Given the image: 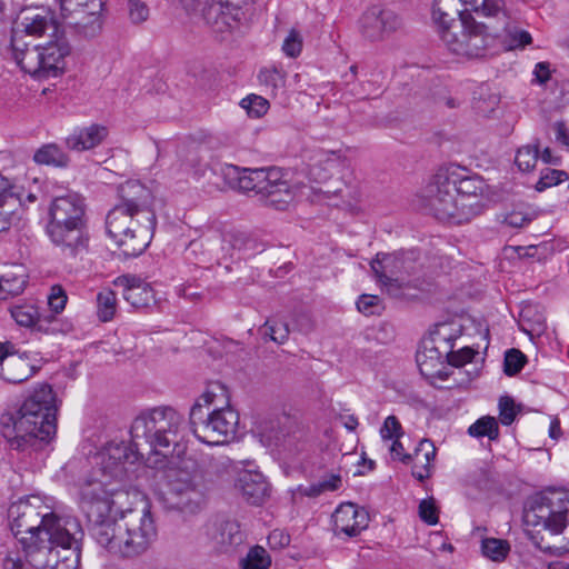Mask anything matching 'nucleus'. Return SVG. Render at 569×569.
<instances>
[{"label": "nucleus", "instance_id": "f257e3e1", "mask_svg": "<svg viewBox=\"0 0 569 569\" xmlns=\"http://www.w3.org/2000/svg\"><path fill=\"white\" fill-rule=\"evenodd\" d=\"M129 482L93 469L79 483V503L90 525L92 538L110 553L122 559L143 556L158 537L156 522L147 507L128 509L117 517L111 497L124 489Z\"/></svg>", "mask_w": 569, "mask_h": 569}, {"label": "nucleus", "instance_id": "f03ea898", "mask_svg": "<svg viewBox=\"0 0 569 569\" xmlns=\"http://www.w3.org/2000/svg\"><path fill=\"white\" fill-rule=\"evenodd\" d=\"M37 496L19 499L9 508L10 528L38 569H78L83 531L74 519L60 518Z\"/></svg>", "mask_w": 569, "mask_h": 569}, {"label": "nucleus", "instance_id": "7ed1b4c3", "mask_svg": "<svg viewBox=\"0 0 569 569\" xmlns=\"http://www.w3.org/2000/svg\"><path fill=\"white\" fill-rule=\"evenodd\" d=\"M186 430L182 413L171 406L142 410L132 421L131 441H111L97 456V467L108 477L131 481L134 465L149 455H166Z\"/></svg>", "mask_w": 569, "mask_h": 569}, {"label": "nucleus", "instance_id": "20e7f679", "mask_svg": "<svg viewBox=\"0 0 569 569\" xmlns=\"http://www.w3.org/2000/svg\"><path fill=\"white\" fill-rule=\"evenodd\" d=\"M21 26L26 34L14 33L10 46L17 66L37 80L62 74L71 47L52 14L26 11Z\"/></svg>", "mask_w": 569, "mask_h": 569}, {"label": "nucleus", "instance_id": "39448f33", "mask_svg": "<svg viewBox=\"0 0 569 569\" xmlns=\"http://www.w3.org/2000/svg\"><path fill=\"white\" fill-rule=\"evenodd\" d=\"M57 410L51 386L40 385L18 409L1 416V435L13 450H42L56 435Z\"/></svg>", "mask_w": 569, "mask_h": 569}, {"label": "nucleus", "instance_id": "423d86ee", "mask_svg": "<svg viewBox=\"0 0 569 569\" xmlns=\"http://www.w3.org/2000/svg\"><path fill=\"white\" fill-rule=\"evenodd\" d=\"M526 532L533 545L551 555L569 551V498L538 493L523 511Z\"/></svg>", "mask_w": 569, "mask_h": 569}, {"label": "nucleus", "instance_id": "0eeeda50", "mask_svg": "<svg viewBox=\"0 0 569 569\" xmlns=\"http://www.w3.org/2000/svg\"><path fill=\"white\" fill-rule=\"evenodd\" d=\"M86 212V200L77 192L54 197L50 202L46 233L67 258L82 259L89 252Z\"/></svg>", "mask_w": 569, "mask_h": 569}, {"label": "nucleus", "instance_id": "6e6552de", "mask_svg": "<svg viewBox=\"0 0 569 569\" xmlns=\"http://www.w3.org/2000/svg\"><path fill=\"white\" fill-rule=\"evenodd\" d=\"M468 11L485 17L483 12L472 9L463 0H435L432 18L448 50L472 58L480 56L486 48V26L466 14Z\"/></svg>", "mask_w": 569, "mask_h": 569}, {"label": "nucleus", "instance_id": "1a4fd4ad", "mask_svg": "<svg viewBox=\"0 0 569 569\" xmlns=\"http://www.w3.org/2000/svg\"><path fill=\"white\" fill-rule=\"evenodd\" d=\"M189 423L196 438L209 446H221L234 438L239 415L229 406L223 385L211 383L196 400L189 412Z\"/></svg>", "mask_w": 569, "mask_h": 569}, {"label": "nucleus", "instance_id": "9d476101", "mask_svg": "<svg viewBox=\"0 0 569 569\" xmlns=\"http://www.w3.org/2000/svg\"><path fill=\"white\" fill-rule=\"evenodd\" d=\"M221 174L232 188L254 191L266 203L277 210H284L295 199V191L276 167L247 169L233 164L221 167Z\"/></svg>", "mask_w": 569, "mask_h": 569}, {"label": "nucleus", "instance_id": "9b49d317", "mask_svg": "<svg viewBox=\"0 0 569 569\" xmlns=\"http://www.w3.org/2000/svg\"><path fill=\"white\" fill-rule=\"evenodd\" d=\"M425 208L441 221L461 224L477 217L478 207L460 202L455 192L453 173L439 170L423 191Z\"/></svg>", "mask_w": 569, "mask_h": 569}, {"label": "nucleus", "instance_id": "f8f14e48", "mask_svg": "<svg viewBox=\"0 0 569 569\" xmlns=\"http://www.w3.org/2000/svg\"><path fill=\"white\" fill-rule=\"evenodd\" d=\"M106 229L123 257L136 258L150 244L156 223L116 204L107 214Z\"/></svg>", "mask_w": 569, "mask_h": 569}, {"label": "nucleus", "instance_id": "ddd939ff", "mask_svg": "<svg viewBox=\"0 0 569 569\" xmlns=\"http://www.w3.org/2000/svg\"><path fill=\"white\" fill-rule=\"evenodd\" d=\"M166 502L171 509L184 513L198 512L206 501V485L201 472L191 460L166 471Z\"/></svg>", "mask_w": 569, "mask_h": 569}, {"label": "nucleus", "instance_id": "4468645a", "mask_svg": "<svg viewBox=\"0 0 569 569\" xmlns=\"http://www.w3.org/2000/svg\"><path fill=\"white\" fill-rule=\"evenodd\" d=\"M417 252L413 250L396 254L378 253L370 262L371 270L383 289L393 297L409 286L408 276L416 271Z\"/></svg>", "mask_w": 569, "mask_h": 569}, {"label": "nucleus", "instance_id": "2eb2a0df", "mask_svg": "<svg viewBox=\"0 0 569 569\" xmlns=\"http://www.w3.org/2000/svg\"><path fill=\"white\" fill-rule=\"evenodd\" d=\"M401 18L390 9L372 6L368 8L360 19V29L365 38L379 41L399 30Z\"/></svg>", "mask_w": 569, "mask_h": 569}, {"label": "nucleus", "instance_id": "dca6fc26", "mask_svg": "<svg viewBox=\"0 0 569 569\" xmlns=\"http://www.w3.org/2000/svg\"><path fill=\"white\" fill-rule=\"evenodd\" d=\"M445 329L446 326H441L433 332L430 339L431 346L425 345L423 350L417 353V363L423 376H439L441 371L438 368L443 365L445 360L449 362L452 335L445 333Z\"/></svg>", "mask_w": 569, "mask_h": 569}, {"label": "nucleus", "instance_id": "f3484780", "mask_svg": "<svg viewBox=\"0 0 569 569\" xmlns=\"http://www.w3.org/2000/svg\"><path fill=\"white\" fill-rule=\"evenodd\" d=\"M120 202L117 204L157 224L156 213L151 208L152 197L148 188L139 181H127L119 187Z\"/></svg>", "mask_w": 569, "mask_h": 569}, {"label": "nucleus", "instance_id": "a211bd4d", "mask_svg": "<svg viewBox=\"0 0 569 569\" xmlns=\"http://www.w3.org/2000/svg\"><path fill=\"white\" fill-rule=\"evenodd\" d=\"M40 369L37 353H11L0 362V377L3 381L19 385L30 379Z\"/></svg>", "mask_w": 569, "mask_h": 569}, {"label": "nucleus", "instance_id": "6ab92c4d", "mask_svg": "<svg viewBox=\"0 0 569 569\" xmlns=\"http://www.w3.org/2000/svg\"><path fill=\"white\" fill-rule=\"evenodd\" d=\"M336 536L356 537L369 525L368 511L352 502L341 503L332 515Z\"/></svg>", "mask_w": 569, "mask_h": 569}, {"label": "nucleus", "instance_id": "aec40b11", "mask_svg": "<svg viewBox=\"0 0 569 569\" xmlns=\"http://www.w3.org/2000/svg\"><path fill=\"white\" fill-rule=\"evenodd\" d=\"M113 286L121 289L127 302L133 308H147L154 302V292L151 286L134 274H122L113 280Z\"/></svg>", "mask_w": 569, "mask_h": 569}, {"label": "nucleus", "instance_id": "412c9836", "mask_svg": "<svg viewBox=\"0 0 569 569\" xmlns=\"http://www.w3.org/2000/svg\"><path fill=\"white\" fill-rule=\"evenodd\" d=\"M103 4V2L98 3L97 9H93V4H87L70 13L62 12V16L71 18L69 26L77 34L88 39L94 38L102 30Z\"/></svg>", "mask_w": 569, "mask_h": 569}, {"label": "nucleus", "instance_id": "4be33fe9", "mask_svg": "<svg viewBox=\"0 0 569 569\" xmlns=\"http://www.w3.org/2000/svg\"><path fill=\"white\" fill-rule=\"evenodd\" d=\"M486 18H493L501 23V43L506 50H522L532 42L531 34L518 27L510 17L503 0V13L485 14Z\"/></svg>", "mask_w": 569, "mask_h": 569}, {"label": "nucleus", "instance_id": "5701e85b", "mask_svg": "<svg viewBox=\"0 0 569 569\" xmlns=\"http://www.w3.org/2000/svg\"><path fill=\"white\" fill-rule=\"evenodd\" d=\"M251 0H204L202 14L208 23L230 24L238 19L240 10Z\"/></svg>", "mask_w": 569, "mask_h": 569}, {"label": "nucleus", "instance_id": "b1692460", "mask_svg": "<svg viewBox=\"0 0 569 569\" xmlns=\"http://www.w3.org/2000/svg\"><path fill=\"white\" fill-rule=\"evenodd\" d=\"M244 499L251 505H260L268 496L269 485L259 471H243L238 479Z\"/></svg>", "mask_w": 569, "mask_h": 569}, {"label": "nucleus", "instance_id": "393cba45", "mask_svg": "<svg viewBox=\"0 0 569 569\" xmlns=\"http://www.w3.org/2000/svg\"><path fill=\"white\" fill-rule=\"evenodd\" d=\"M107 136V127L93 123L89 127L76 130L67 138L66 143L71 150L84 151L99 146Z\"/></svg>", "mask_w": 569, "mask_h": 569}, {"label": "nucleus", "instance_id": "a878e982", "mask_svg": "<svg viewBox=\"0 0 569 569\" xmlns=\"http://www.w3.org/2000/svg\"><path fill=\"white\" fill-rule=\"evenodd\" d=\"M455 192L459 198L460 202L473 203L478 207L477 216L482 212V203L479 196L483 191V181L477 177H462L456 178L453 176Z\"/></svg>", "mask_w": 569, "mask_h": 569}, {"label": "nucleus", "instance_id": "bb28decb", "mask_svg": "<svg viewBox=\"0 0 569 569\" xmlns=\"http://www.w3.org/2000/svg\"><path fill=\"white\" fill-rule=\"evenodd\" d=\"M436 457V448L428 439H422L415 450L411 460H413L412 476L419 481H423L431 475V462Z\"/></svg>", "mask_w": 569, "mask_h": 569}, {"label": "nucleus", "instance_id": "cd10ccee", "mask_svg": "<svg viewBox=\"0 0 569 569\" xmlns=\"http://www.w3.org/2000/svg\"><path fill=\"white\" fill-rule=\"evenodd\" d=\"M210 535L212 540L220 548L238 546L243 539L239 523L232 520L216 522L213 525V531Z\"/></svg>", "mask_w": 569, "mask_h": 569}, {"label": "nucleus", "instance_id": "c85d7f7f", "mask_svg": "<svg viewBox=\"0 0 569 569\" xmlns=\"http://www.w3.org/2000/svg\"><path fill=\"white\" fill-rule=\"evenodd\" d=\"M342 479L338 472H326L318 481L309 486H299L298 492L301 496L316 498L325 492L336 491L341 487Z\"/></svg>", "mask_w": 569, "mask_h": 569}, {"label": "nucleus", "instance_id": "c756f323", "mask_svg": "<svg viewBox=\"0 0 569 569\" xmlns=\"http://www.w3.org/2000/svg\"><path fill=\"white\" fill-rule=\"evenodd\" d=\"M22 198L9 197V200L0 202V232L17 226L21 219Z\"/></svg>", "mask_w": 569, "mask_h": 569}, {"label": "nucleus", "instance_id": "7c9ffc66", "mask_svg": "<svg viewBox=\"0 0 569 569\" xmlns=\"http://www.w3.org/2000/svg\"><path fill=\"white\" fill-rule=\"evenodd\" d=\"M27 280L22 272L7 271L0 277V300L20 295Z\"/></svg>", "mask_w": 569, "mask_h": 569}, {"label": "nucleus", "instance_id": "2f4dec72", "mask_svg": "<svg viewBox=\"0 0 569 569\" xmlns=\"http://www.w3.org/2000/svg\"><path fill=\"white\" fill-rule=\"evenodd\" d=\"M33 160L39 164L66 167L69 162L68 156L57 144L50 143L38 149Z\"/></svg>", "mask_w": 569, "mask_h": 569}, {"label": "nucleus", "instance_id": "473e14b6", "mask_svg": "<svg viewBox=\"0 0 569 569\" xmlns=\"http://www.w3.org/2000/svg\"><path fill=\"white\" fill-rule=\"evenodd\" d=\"M117 311V295L104 288L97 295V316L100 321L108 322L113 319Z\"/></svg>", "mask_w": 569, "mask_h": 569}, {"label": "nucleus", "instance_id": "72a5a7b5", "mask_svg": "<svg viewBox=\"0 0 569 569\" xmlns=\"http://www.w3.org/2000/svg\"><path fill=\"white\" fill-rule=\"evenodd\" d=\"M258 78L266 92L272 96H277L284 88V72L277 68H263L260 70Z\"/></svg>", "mask_w": 569, "mask_h": 569}, {"label": "nucleus", "instance_id": "f704fd0d", "mask_svg": "<svg viewBox=\"0 0 569 569\" xmlns=\"http://www.w3.org/2000/svg\"><path fill=\"white\" fill-rule=\"evenodd\" d=\"M468 433L476 438L488 437L490 440H498L499 426L493 417L485 416L468 428Z\"/></svg>", "mask_w": 569, "mask_h": 569}, {"label": "nucleus", "instance_id": "c9c22d12", "mask_svg": "<svg viewBox=\"0 0 569 569\" xmlns=\"http://www.w3.org/2000/svg\"><path fill=\"white\" fill-rule=\"evenodd\" d=\"M271 559L267 550L260 546L251 548L241 562V569H268Z\"/></svg>", "mask_w": 569, "mask_h": 569}, {"label": "nucleus", "instance_id": "e433bc0d", "mask_svg": "<svg viewBox=\"0 0 569 569\" xmlns=\"http://www.w3.org/2000/svg\"><path fill=\"white\" fill-rule=\"evenodd\" d=\"M481 548L482 553L493 561H502L510 550L507 541L496 538L485 539Z\"/></svg>", "mask_w": 569, "mask_h": 569}, {"label": "nucleus", "instance_id": "4c0bfd02", "mask_svg": "<svg viewBox=\"0 0 569 569\" xmlns=\"http://www.w3.org/2000/svg\"><path fill=\"white\" fill-rule=\"evenodd\" d=\"M539 158L538 144H528L518 149L516 154V164L521 171H530L535 168Z\"/></svg>", "mask_w": 569, "mask_h": 569}, {"label": "nucleus", "instance_id": "58836bf2", "mask_svg": "<svg viewBox=\"0 0 569 569\" xmlns=\"http://www.w3.org/2000/svg\"><path fill=\"white\" fill-rule=\"evenodd\" d=\"M38 308L32 305L14 306L10 309L11 317L14 321L27 328H33L34 321L38 319Z\"/></svg>", "mask_w": 569, "mask_h": 569}, {"label": "nucleus", "instance_id": "ea45409f", "mask_svg": "<svg viewBox=\"0 0 569 569\" xmlns=\"http://www.w3.org/2000/svg\"><path fill=\"white\" fill-rule=\"evenodd\" d=\"M569 176L563 170L546 168L541 171L540 179L536 183L537 191H543L548 188L558 186L559 183L568 180Z\"/></svg>", "mask_w": 569, "mask_h": 569}, {"label": "nucleus", "instance_id": "a19ab883", "mask_svg": "<svg viewBox=\"0 0 569 569\" xmlns=\"http://www.w3.org/2000/svg\"><path fill=\"white\" fill-rule=\"evenodd\" d=\"M240 106L247 110L250 117L260 118L267 113L269 101L261 96L250 94L241 100Z\"/></svg>", "mask_w": 569, "mask_h": 569}, {"label": "nucleus", "instance_id": "79ce46f5", "mask_svg": "<svg viewBox=\"0 0 569 569\" xmlns=\"http://www.w3.org/2000/svg\"><path fill=\"white\" fill-rule=\"evenodd\" d=\"M264 335L279 345L287 341L289 337V327L286 322L280 320H267L263 325Z\"/></svg>", "mask_w": 569, "mask_h": 569}, {"label": "nucleus", "instance_id": "37998d69", "mask_svg": "<svg viewBox=\"0 0 569 569\" xmlns=\"http://www.w3.org/2000/svg\"><path fill=\"white\" fill-rule=\"evenodd\" d=\"M526 363L525 355L518 349H510L506 352L503 361V371L511 377L520 372Z\"/></svg>", "mask_w": 569, "mask_h": 569}, {"label": "nucleus", "instance_id": "c03bdc74", "mask_svg": "<svg viewBox=\"0 0 569 569\" xmlns=\"http://www.w3.org/2000/svg\"><path fill=\"white\" fill-rule=\"evenodd\" d=\"M358 310L366 316L380 315L383 310L382 301L378 296L362 295L357 301Z\"/></svg>", "mask_w": 569, "mask_h": 569}, {"label": "nucleus", "instance_id": "a18cd8bd", "mask_svg": "<svg viewBox=\"0 0 569 569\" xmlns=\"http://www.w3.org/2000/svg\"><path fill=\"white\" fill-rule=\"evenodd\" d=\"M68 296L66 290L60 284H54L50 289V293L48 296V306L52 313L59 315L61 313L67 305Z\"/></svg>", "mask_w": 569, "mask_h": 569}, {"label": "nucleus", "instance_id": "49530a36", "mask_svg": "<svg viewBox=\"0 0 569 569\" xmlns=\"http://www.w3.org/2000/svg\"><path fill=\"white\" fill-rule=\"evenodd\" d=\"M23 553L26 560L20 556L18 551H9L2 562L3 569H38L37 566L31 562V559L27 552L23 551Z\"/></svg>", "mask_w": 569, "mask_h": 569}, {"label": "nucleus", "instance_id": "de8ad7c7", "mask_svg": "<svg viewBox=\"0 0 569 569\" xmlns=\"http://www.w3.org/2000/svg\"><path fill=\"white\" fill-rule=\"evenodd\" d=\"M439 511L436 506V501L433 498L423 499L419 503V517L420 519L429 526H435L438 523Z\"/></svg>", "mask_w": 569, "mask_h": 569}, {"label": "nucleus", "instance_id": "09e8293b", "mask_svg": "<svg viewBox=\"0 0 569 569\" xmlns=\"http://www.w3.org/2000/svg\"><path fill=\"white\" fill-rule=\"evenodd\" d=\"M302 50V38L296 30H291L282 44V51L290 58H296Z\"/></svg>", "mask_w": 569, "mask_h": 569}, {"label": "nucleus", "instance_id": "8fccbe9b", "mask_svg": "<svg viewBox=\"0 0 569 569\" xmlns=\"http://www.w3.org/2000/svg\"><path fill=\"white\" fill-rule=\"evenodd\" d=\"M517 416V410L512 398L501 397L499 400V418L502 425L510 426Z\"/></svg>", "mask_w": 569, "mask_h": 569}, {"label": "nucleus", "instance_id": "3c124183", "mask_svg": "<svg viewBox=\"0 0 569 569\" xmlns=\"http://www.w3.org/2000/svg\"><path fill=\"white\" fill-rule=\"evenodd\" d=\"M453 340H450V356H449V365L453 367H461L468 362H470L475 357V351L471 348L465 347L459 351H453Z\"/></svg>", "mask_w": 569, "mask_h": 569}, {"label": "nucleus", "instance_id": "603ef678", "mask_svg": "<svg viewBox=\"0 0 569 569\" xmlns=\"http://www.w3.org/2000/svg\"><path fill=\"white\" fill-rule=\"evenodd\" d=\"M129 18L133 23H141L149 17V9L147 4L140 0L128 1Z\"/></svg>", "mask_w": 569, "mask_h": 569}, {"label": "nucleus", "instance_id": "864d4df0", "mask_svg": "<svg viewBox=\"0 0 569 569\" xmlns=\"http://www.w3.org/2000/svg\"><path fill=\"white\" fill-rule=\"evenodd\" d=\"M206 240L204 239H194L191 240L186 248V259L193 261L194 263L204 261L203 259H200L199 256L206 254Z\"/></svg>", "mask_w": 569, "mask_h": 569}, {"label": "nucleus", "instance_id": "5fc2aeb1", "mask_svg": "<svg viewBox=\"0 0 569 569\" xmlns=\"http://www.w3.org/2000/svg\"><path fill=\"white\" fill-rule=\"evenodd\" d=\"M380 433L383 439L399 438L402 435L399 420L395 416L387 417Z\"/></svg>", "mask_w": 569, "mask_h": 569}, {"label": "nucleus", "instance_id": "6e6d98bb", "mask_svg": "<svg viewBox=\"0 0 569 569\" xmlns=\"http://www.w3.org/2000/svg\"><path fill=\"white\" fill-rule=\"evenodd\" d=\"M9 197L22 198V192L20 187L14 186L0 173V202L9 200Z\"/></svg>", "mask_w": 569, "mask_h": 569}, {"label": "nucleus", "instance_id": "4d7b16f0", "mask_svg": "<svg viewBox=\"0 0 569 569\" xmlns=\"http://www.w3.org/2000/svg\"><path fill=\"white\" fill-rule=\"evenodd\" d=\"M103 2L102 0H60L61 12L70 13L77 11L87 4H93V9H97L98 3Z\"/></svg>", "mask_w": 569, "mask_h": 569}, {"label": "nucleus", "instance_id": "13d9d810", "mask_svg": "<svg viewBox=\"0 0 569 569\" xmlns=\"http://www.w3.org/2000/svg\"><path fill=\"white\" fill-rule=\"evenodd\" d=\"M51 332L50 335H57V333H68L72 331L73 325L69 320H63L58 317V315L52 313L51 319Z\"/></svg>", "mask_w": 569, "mask_h": 569}, {"label": "nucleus", "instance_id": "bf43d9fd", "mask_svg": "<svg viewBox=\"0 0 569 569\" xmlns=\"http://www.w3.org/2000/svg\"><path fill=\"white\" fill-rule=\"evenodd\" d=\"M505 221L510 227L521 228L528 224L531 221V218L520 211H512L506 216Z\"/></svg>", "mask_w": 569, "mask_h": 569}, {"label": "nucleus", "instance_id": "052dcab7", "mask_svg": "<svg viewBox=\"0 0 569 569\" xmlns=\"http://www.w3.org/2000/svg\"><path fill=\"white\" fill-rule=\"evenodd\" d=\"M533 74L538 83H547L551 78L550 63L546 61L538 62L535 66Z\"/></svg>", "mask_w": 569, "mask_h": 569}, {"label": "nucleus", "instance_id": "680f3d73", "mask_svg": "<svg viewBox=\"0 0 569 569\" xmlns=\"http://www.w3.org/2000/svg\"><path fill=\"white\" fill-rule=\"evenodd\" d=\"M52 315H41L38 312V319L34 321L33 330L37 332L50 335Z\"/></svg>", "mask_w": 569, "mask_h": 569}, {"label": "nucleus", "instance_id": "e2e57ef3", "mask_svg": "<svg viewBox=\"0 0 569 569\" xmlns=\"http://www.w3.org/2000/svg\"><path fill=\"white\" fill-rule=\"evenodd\" d=\"M556 140L569 148V129L566 127L563 121H557L553 124Z\"/></svg>", "mask_w": 569, "mask_h": 569}, {"label": "nucleus", "instance_id": "0e129e2a", "mask_svg": "<svg viewBox=\"0 0 569 569\" xmlns=\"http://www.w3.org/2000/svg\"><path fill=\"white\" fill-rule=\"evenodd\" d=\"M403 451L405 449L402 443L399 441V438H396L390 446L391 456L395 459H399L400 461L408 463L411 461V456L403 453Z\"/></svg>", "mask_w": 569, "mask_h": 569}, {"label": "nucleus", "instance_id": "69168bd1", "mask_svg": "<svg viewBox=\"0 0 569 569\" xmlns=\"http://www.w3.org/2000/svg\"><path fill=\"white\" fill-rule=\"evenodd\" d=\"M338 420L349 431H355L359 425L357 417L348 412L339 413Z\"/></svg>", "mask_w": 569, "mask_h": 569}, {"label": "nucleus", "instance_id": "338daca9", "mask_svg": "<svg viewBox=\"0 0 569 569\" xmlns=\"http://www.w3.org/2000/svg\"><path fill=\"white\" fill-rule=\"evenodd\" d=\"M561 435H562V432H561V428H560V421L558 418H555L550 422L549 436L553 440H558L561 437Z\"/></svg>", "mask_w": 569, "mask_h": 569}, {"label": "nucleus", "instance_id": "774afa93", "mask_svg": "<svg viewBox=\"0 0 569 569\" xmlns=\"http://www.w3.org/2000/svg\"><path fill=\"white\" fill-rule=\"evenodd\" d=\"M277 539H278L277 543L280 545L281 547L287 546L290 542V537L288 535H284L279 531H273L269 536V541L272 542L273 540H277Z\"/></svg>", "mask_w": 569, "mask_h": 569}]
</instances>
